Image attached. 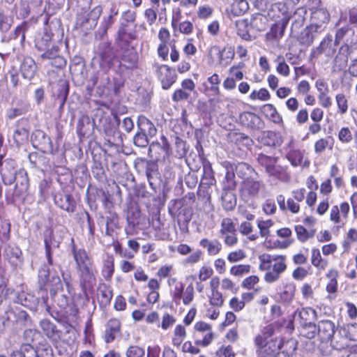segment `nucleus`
Segmentation results:
<instances>
[{
	"mask_svg": "<svg viewBox=\"0 0 357 357\" xmlns=\"http://www.w3.org/2000/svg\"><path fill=\"white\" fill-rule=\"evenodd\" d=\"M317 327V335L322 342L331 341L335 334V324L330 320H321L319 321Z\"/></svg>",
	"mask_w": 357,
	"mask_h": 357,
	"instance_id": "obj_20",
	"label": "nucleus"
},
{
	"mask_svg": "<svg viewBox=\"0 0 357 357\" xmlns=\"http://www.w3.org/2000/svg\"><path fill=\"white\" fill-rule=\"evenodd\" d=\"M257 140L261 145L271 147L280 146L283 142L280 133L271 130L263 131Z\"/></svg>",
	"mask_w": 357,
	"mask_h": 357,
	"instance_id": "obj_22",
	"label": "nucleus"
},
{
	"mask_svg": "<svg viewBox=\"0 0 357 357\" xmlns=\"http://www.w3.org/2000/svg\"><path fill=\"white\" fill-rule=\"evenodd\" d=\"M49 273L47 272L43 276L40 275L38 278V284L40 289L47 291L48 289L50 291L57 289V286H61V280L59 276H54L52 278V280H49Z\"/></svg>",
	"mask_w": 357,
	"mask_h": 357,
	"instance_id": "obj_33",
	"label": "nucleus"
},
{
	"mask_svg": "<svg viewBox=\"0 0 357 357\" xmlns=\"http://www.w3.org/2000/svg\"><path fill=\"white\" fill-rule=\"evenodd\" d=\"M357 243V229L351 227L346 232L344 239L342 241V248L344 252L348 253L351 248L352 244Z\"/></svg>",
	"mask_w": 357,
	"mask_h": 357,
	"instance_id": "obj_42",
	"label": "nucleus"
},
{
	"mask_svg": "<svg viewBox=\"0 0 357 357\" xmlns=\"http://www.w3.org/2000/svg\"><path fill=\"white\" fill-rule=\"evenodd\" d=\"M275 332L274 324L264 326L260 334L256 335L254 343L256 347L257 357H278L283 347L281 338L273 337Z\"/></svg>",
	"mask_w": 357,
	"mask_h": 357,
	"instance_id": "obj_1",
	"label": "nucleus"
},
{
	"mask_svg": "<svg viewBox=\"0 0 357 357\" xmlns=\"http://www.w3.org/2000/svg\"><path fill=\"white\" fill-rule=\"evenodd\" d=\"M296 285L292 281L282 282L279 287L276 296L278 301L283 305H290L295 299Z\"/></svg>",
	"mask_w": 357,
	"mask_h": 357,
	"instance_id": "obj_16",
	"label": "nucleus"
},
{
	"mask_svg": "<svg viewBox=\"0 0 357 357\" xmlns=\"http://www.w3.org/2000/svg\"><path fill=\"white\" fill-rule=\"evenodd\" d=\"M222 206L225 211H232L236 205V197L234 192H222Z\"/></svg>",
	"mask_w": 357,
	"mask_h": 357,
	"instance_id": "obj_48",
	"label": "nucleus"
},
{
	"mask_svg": "<svg viewBox=\"0 0 357 357\" xmlns=\"http://www.w3.org/2000/svg\"><path fill=\"white\" fill-rule=\"evenodd\" d=\"M128 24L121 23L118 30V40L125 44L128 45L131 40L136 38L135 33L128 32Z\"/></svg>",
	"mask_w": 357,
	"mask_h": 357,
	"instance_id": "obj_57",
	"label": "nucleus"
},
{
	"mask_svg": "<svg viewBox=\"0 0 357 357\" xmlns=\"http://www.w3.org/2000/svg\"><path fill=\"white\" fill-rule=\"evenodd\" d=\"M249 23L252 29L257 31H263L267 26L268 19L265 15L257 13L252 15Z\"/></svg>",
	"mask_w": 357,
	"mask_h": 357,
	"instance_id": "obj_43",
	"label": "nucleus"
},
{
	"mask_svg": "<svg viewBox=\"0 0 357 357\" xmlns=\"http://www.w3.org/2000/svg\"><path fill=\"white\" fill-rule=\"evenodd\" d=\"M239 123L244 127L252 130L259 128L261 124L260 117L251 112H243L239 115Z\"/></svg>",
	"mask_w": 357,
	"mask_h": 357,
	"instance_id": "obj_25",
	"label": "nucleus"
},
{
	"mask_svg": "<svg viewBox=\"0 0 357 357\" xmlns=\"http://www.w3.org/2000/svg\"><path fill=\"white\" fill-rule=\"evenodd\" d=\"M54 202L62 210L68 212H73L76 208V204L70 194H59L54 196Z\"/></svg>",
	"mask_w": 357,
	"mask_h": 357,
	"instance_id": "obj_31",
	"label": "nucleus"
},
{
	"mask_svg": "<svg viewBox=\"0 0 357 357\" xmlns=\"http://www.w3.org/2000/svg\"><path fill=\"white\" fill-rule=\"evenodd\" d=\"M139 56L134 48L126 49L119 58V69L120 70H133L138 66Z\"/></svg>",
	"mask_w": 357,
	"mask_h": 357,
	"instance_id": "obj_18",
	"label": "nucleus"
},
{
	"mask_svg": "<svg viewBox=\"0 0 357 357\" xmlns=\"http://www.w3.org/2000/svg\"><path fill=\"white\" fill-rule=\"evenodd\" d=\"M199 245L206 250L208 256L218 255L222 250V243L218 239L203 238L199 241Z\"/></svg>",
	"mask_w": 357,
	"mask_h": 357,
	"instance_id": "obj_32",
	"label": "nucleus"
},
{
	"mask_svg": "<svg viewBox=\"0 0 357 357\" xmlns=\"http://www.w3.org/2000/svg\"><path fill=\"white\" fill-rule=\"evenodd\" d=\"M295 140L291 139L286 145L285 149H289L286 154V158L294 167H298L302 164L304 158V151L294 149Z\"/></svg>",
	"mask_w": 357,
	"mask_h": 357,
	"instance_id": "obj_24",
	"label": "nucleus"
},
{
	"mask_svg": "<svg viewBox=\"0 0 357 357\" xmlns=\"http://www.w3.org/2000/svg\"><path fill=\"white\" fill-rule=\"evenodd\" d=\"M276 235L282 238H284L283 241L277 240L273 242V245L270 246L272 249H287L289 248L294 242L293 239H291V236H292V231L289 227H282L278 229L276 231Z\"/></svg>",
	"mask_w": 357,
	"mask_h": 357,
	"instance_id": "obj_23",
	"label": "nucleus"
},
{
	"mask_svg": "<svg viewBox=\"0 0 357 357\" xmlns=\"http://www.w3.org/2000/svg\"><path fill=\"white\" fill-rule=\"evenodd\" d=\"M222 192H234L236 187L235 174L227 171L222 182Z\"/></svg>",
	"mask_w": 357,
	"mask_h": 357,
	"instance_id": "obj_55",
	"label": "nucleus"
},
{
	"mask_svg": "<svg viewBox=\"0 0 357 357\" xmlns=\"http://www.w3.org/2000/svg\"><path fill=\"white\" fill-rule=\"evenodd\" d=\"M321 31L315 29V26L310 24L307 26L301 35V43L303 45H311L315 38L314 33H321Z\"/></svg>",
	"mask_w": 357,
	"mask_h": 357,
	"instance_id": "obj_47",
	"label": "nucleus"
},
{
	"mask_svg": "<svg viewBox=\"0 0 357 357\" xmlns=\"http://www.w3.org/2000/svg\"><path fill=\"white\" fill-rule=\"evenodd\" d=\"M119 227V217L115 212H109L106 216V234L111 235L114 229Z\"/></svg>",
	"mask_w": 357,
	"mask_h": 357,
	"instance_id": "obj_58",
	"label": "nucleus"
},
{
	"mask_svg": "<svg viewBox=\"0 0 357 357\" xmlns=\"http://www.w3.org/2000/svg\"><path fill=\"white\" fill-rule=\"evenodd\" d=\"M273 225L274 222L271 219L257 220V225L259 229L260 236L266 238L269 236L271 235V228Z\"/></svg>",
	"mask_w": 357,
	"mask_h": 357,
	"instance_id": "obj_56",
	"label": "nucleus"
},
{
	"mask_svg": "<svg viewBox=\"0 0 357 357\" xmlns=\"http://www.w3.org/2000/svg\"><path fill=\"white\" fill-rule=\"evenodd\" d=\"M18 107L10 108L7 111L6 116L8 119H14L15 118L26 114L29 109V105L22 101L18 104Z\"/></svg>",
	"mask_w": 357,
	"mask_h": 357,
	"instance_id": "obj_59",
	"label": "nucleus"
},
{
	"mask_svg": "<svg viewBox=\"0 0 357 357\" xmlns=\"http://www.w3.org/2000/svg\"><path fill=\"white\" fill-rule=\"evenodd\" d=\"M201 183L213 186L216 185L215 173L209 162L204 163L203 165V174L201 178Z\"/></svg>",
	"mask_w": 357,
	"mask_h": 357,
	"instance_id": "obj_45",
	"label": "nucleus"
},
{
	"mask_svg": "<svg viewBox=\"0 0 357 357\" xmlns=\"http://www.w3.org/2000/svg\"><path fill=\"white\" fill-rule=\"evenodd\" d=\"M1 164L0 166V174L2 182L6 185H10L15 182L18 174L17 162L13 159L7 158L4 160L1 159Z\"/></svg>",
	"mask_w": 357,
	"mask_h": 357,
	"instance_id": "obj_14",
	"label": "nucleus"
},
{
	"mask_svg": "<svg viewBox=\"0 0 357 357\" xmlns=\"http://www.w3.org/2000/svg\"><path fill=\"white\" fill-rule=\"evenodd\" d=\"M257 160L269 176L282 181H287L289 179L290 176L287 171V167L278 164L279 157L270 156L260 153L257 155Z\"/></svg>",
	"mask_w": 357,
	"mask_h": 357,
	"instance_id": "obj_6",
	"label": "nucleus"
},
{
	"mask_svg": "<svg viewBox=\"0 0 357 357\" xmlns=\"http://www.w3.org/2000/svg\"><path fill=\"white\" fill-rule=\"evenodd\" d=\"M335 139L332 136L319 137L314 143V152L318 155H322L327 151H332Z\"/></svg>",
	"mask_w": 357,
	"mask_h": 357,
	"instance_id": "obj_26",
	"label": "nucleus"
},
{
	"mask_svg": "<svg viewBox=\"0 0 357 357\" xmlns=\"http://www.w3.org/2000/svg\"><path fill=\"white\" fill-rule=\"evenodd\" d=\"M311 18L312 22L310 24L322 32L330 21V14L326 9L320 8L312 12Z\"/></svg>",
	"mask_w": 357,
	"mask_h": 357,
	"instance_id": "obj_21",
	"label": "nucleus"
},
{
	"mask_svg": "<svg viewBox=\"0 0 357 357\" xmlns=\"http://www.w3.org/2000/svg\"><path fill=\"white\" fill-rule=\"evenodd\" d=\"M16 183L13 190V197L24 202L29 195V179L27 172L24 169H20L16 176Z\"/></svg>",
	"mask_w": 357,
	"mask_h": 357,
	"instance_id": "obj_13",
	"label": "nucleus"
},
{
	"mask_svg": "<svg viewBox=\"0 0 357 357\" xmlns=\"http://www.w3.org/2000/svg\"><path fill=\"white\" fill-rule=\"evenodd\" d=\"M20 71L24 79L31 80L37 71V66L34 59L31 56H25L20 64Z\"/></svg>",
	"mask_w": 357,
	"mask_h": 357,
	"instance_id": "obj_29",
	"label": "nucleus"
},
{
	"mask_svg": "<svg viewBox=\"0 0 357 357\" xmlns=\"http://www.w3.org/2000/svg\"><path fill=\"white\" fill-rule=\"evenodd\" d=\"M187 337L186 327L181 324L175 326L172 337L171 341L173 346L179 347Z\"/></svg>",
	"mask_w": 357,
	"mask_h": 357,
	"instance_id": "obj_38",
	"label": "nucleus"
},
{
	"mask_svg": "<svg viewBox=\"0 0 357 357\" xmlns=\"http://www.w3.org/2000/svg\"><path fill=\"white\" fill-rule=\"evenodd\" d=\"M236 28L237 35L242 39L246 41H251L252 36L249 32V20L248 18L239 19L235 23Z\"/></svg>",
	"mask_w": 357,
	"mask_h": 357,
	"instance_id": "obj_39",
	"label": "nucleus"
},
{
	"mask_svg": "<svg viewBox=\"0 0 357 357\" xmlns=\"http://www.w3.org/2000/svg\"><path fill=\"white\" fill-rule=\"evenodd\" d=\"M294 314L298 315L301 324H305L312 323L311 319L317 317V311L311 307H305L297 309Z\"/></svg>",
	"mask_w": 357,
	"mask_h": 357,
	"instance_id": "obj_41",
	"label": "nucleus"
},
{
	"mask_svg": "<svg viewBox=\"0 0 357 357\" xmlns=\"http://www.w3.org/2000/svg\"><path fill=\"white\" fill-rule=\"evenodd\" d=\"M98 303L100 306L108 305L113 297V292L111 287L105 283H101L98 287Z\"/></svg>",
	"mask_w": 357,
	"mask_h": 357,
	"instance_id": "obj_36",
	"label": "nucleus"
},
{
	"mask_svg": "<svg viewBox=\"0 0 357 357\" xmlns=\"http://www.w3.org/2000/svg\"><path fill=\"white\" fill-rule=\"evenodd\" d=\"M344 337L354 342L351 349H357V323L347 324L341 328Z\"/></svg>",
	"mask_w": 357,
	"mask_h": 357,
	"instance_id": "obj_40",
	"label": "nucleus"
},
{
	"mask_svg": "<svg viewBox=\"0 0 357 357\" xmlns=\"http://www.w3.org/2000/svg\"><path fill=\"white\" fill-rule=\"evenodd\" d=\"M260 282V278L257 275H250L245 277L241 282V287L245 290L256 289Z\"/></svg>",
	"mask_w": 357,
	"mask_h": 357,
	"instance_id": "obj_62",
	"label": "nucleus"
},
{
	"mask_svg": "<svg viewBox=\"0 0 357 357\" xmlns=\"http://www.w3.org/2000/svg\"><path fill=\"white\" fill-rule=\"evenodd\" d=\"M167 284L169 288L172 301L176 305L181 302L184 305H190L195 298V289L192 284L185 288V284L176 277L169 278Z\"/></svg>",
	"mask_w": 357,
	"mask_h": 357,
	"instance_id": "obj_4",
	"label": "nucleus"
},
{
	"mask_svg": "<svg viewBox=\"0 0 357 357\" xmlns=\"http://www.w3.org/2000/svg\"><path fill=\"white\" fill-rule=\"evenodd\" d=\"M263 113L271 121L280 124L282 123V117L273 104H266L263 106Z\"/></svg>",
	"mask_w": 357,
	"mask_h": 357,
	"instance_id": "obj_44",
	"label": "nucleus"
},
{
	"mask_svg": "<svg viewBox=\"0 0 357 357\" xmlns=\"http://www.w3.org/2000/svg\"><path fill=\"white\" fill-rule=\"evenodd\" d=\"M45 256L50 266L53 265L52 247H59V244L54 245V234L52 228H47L43 233Z\"/></svg>",
	"mask_w": 357,
	"mask_h": 357,
	"instance_id": "obj_27",
	"label": "nucleus"
},
{
	"mask_svg": "<svg viewBox=\"0 0 357 357\" xmlns=\"http://www.w3.org/2000/svg\"><path fill=\"white\" fill-rule=\"evenodd\" d=\"M212 187L213 185L200 182L197 191L198 198L205 203H210L213 192Z\"/></svg>",
	"mask_w": 357,
	"mask_h": 357,
	"instance_id": "obj_50",
	"label": "nucleus"
},
{
	"mask_svg": "<svg viewBox=\"0 0 357 357\" xmlns=\"http://www.w3.org/2000/svg\"><path fill=\"white\" fill-rule=\"evenodd\" d=\"M260 271L264 272V281L267 284H272L281 278L287 268V257L284 255H271L264 253L259 256Z\"/></svg>",
	"mask_w": 357,
	"mask_h": 357,
	"instance_id": "obj_2",
	"label": "nucleus"
},
{
	"mask_svg": "<svg viewBox=\"0 0 357 357\" xmlns=\"http://www.w3.org/2000/svg\"><path fill=\"white\" fill-rule=\"evenodd\" d=\"M71 252L75 262L77 272L96 268L93 258L88 252L84 248H77L74 238L71 239Z\"/></svg>",
	"mask_w": 357,
	"mask_h": 357,
	"instance_id": "obj_9",
	"label": "nucleus"
},
{
	"mask_svg": "<svg viewBox=\"0 0 357 357\" xmlns=\"http://www.w3.org/2000/svg\"><path fill=\"white\" fill-rule=\"evenodd\" d=\"M79 284L83 294L89 296L94 291L97 283L98 271L96 268L77 271Z\"/></svg>",
	"mask_w": 357,
	"mask_h": 357,
	"instance_id": "obj_10",
	"label": "nucleus"
},
{
	"mask_svg": "<svg viewBox=\"0 0 357 357\" xmlns=\"http://www.w3.org/2000/svg\"><path fill=\"white\" fill-rule=\"evenodd\" d=\"M337 137L338 141L342 144H350L354 139L351 129L348 126L340 128L337 133Z\"/></svg>",
	"mask_w": 357,
	"mask_h": 357,
	"instance_id": "obj_61",
	"label": "nucleus"
},
{
	"mask_svg": "<svg viewBox=\"0 0 357 357\" xmlns=\"http://www.w3.org/2000/svg\"><path fill=\"white\" fill-rule=\"evenodd\" d=\"M29 130L28 128H17L13 132V140L17 146L24 144L29 140Z\"/></svg>",
	"mask_w": 357,
	"mask_h": 357,
	"instance_id": "obj_54",
	"label": "nucleus"
},
{
	"mask_svg": "<svg viewBox=\"0 0 357 357\" xmlns=\"http://www.w3.org/2000/svg\"><path fill=\"white\" fill-rule=\"evenodd\" d=\"M155 75L160 82L162 88L169 89L177 80L176 70L167 64L155 63Z\"/></svg>",
	"mask_w": 357,
	"mask_h": 357,
	"instance_id": "obj_11",
	"label": "nucleus"
},
{
	"mask_svg": "<svg viewBox=\"0 0 357 357\" xmlns=\"http://www.w3.org/2000/svg\"><path fill=\"white\" fill-rule=\"evenodd\" d=\"M310 261L312 266L319 271L326 270L328 266V261L323 258L319 249L317 248H312Z\"/></svg>",
	"mask_w": 357,
	"mask_h": 357,
	"instance_id": "obj_34",
	"label": "nucleus"
},
{
	"mask_svg": "<svg viewBox=\"0 0 357 357\" xmlns=\"http://www.w3.org/2000/svg\"><path fill=\"white\" fill-rule=\"evenodd\" d=\"M191 337L197 347H208L215 338L212 325L204 321H197L191 331Z\"/></svg>",
	"mask_w": 357,
	"mask_h": 357,
	"instance_id": "obj_7",
	"label": "nucleus"
},
{
	"mask_svg": "<svg viewBox=\"0 0 357 357\" xmlns=\"http://www.w3.org/2000/svg\"><path fill=\"white\" fill-rule=\"evenodd\" d=\"M105 327L103 339L105 343H112L117 337L121 336L122 324L119 319L116 317L109 319Z\"/></svg>",
	"mask_w": 357,
	"mask_h": 357,
	"instance_id": "obj_17",
	"label": "nucleus"
},
{
	"mask_svg": "<svg viewBox=\"0 0 357 357\" xmlns=\"http://www.w3.org/2000/svg\"><path fill=\"white\" fill-rule=\"evenodd\" d=\"M137 126L142 132L153 137L157 133V128L154 124L144 115H139L137 119Z\"/></svg>",
	"mask_w": 357,
	"mask_h": 357,
	"instance_id": "obj_37",
	"label": "nucleus"
},
{
	"mask_svg": "<svg viewBox=\"0 0 357 357\" xmlns=\"http://www.w3.org/2000/svg\"><path fill=\"white\" fill-rule=\"evenodd\" d=\"M59 48L58 46H52L50 49L45 51L40 55L43 59H56L59 61L60 67H64L66 64V61L59 54Z\"/></svg>",
	"mask_w": 357,
	"mask_h": 357,
	"instance_id": "obj_52",
	"label": "nucleus"
},
{
	"mask_svg": "<svg viewBox=\"0 0 357 357\" xmlns=\"http://www.w3.org/2000/svg\"><path fill=\"white\" fill-rule=\"evenodd\" d=\"M251 265L249 264H239L232 266L229 269V273L232 276L241 278L250 273Z\"/></svg>",
	"mask_w": 357,
	"mask_h": 357,
	"instance_id": "obj_60",
	"label": "nucleus"
},
{
	"mask_svg": "<svg viewBox=\"0 0 357 357\" xmlns=\"http://www.w3.org/2000/svg\"><path fill=\"white\" fill-rule=\"evenodd\" d=\"M31 141L34 147L40 150L44 153L54 154L51 138L41 130H36L33 132Z\"/></svg>",
	"mask_w": 357,
	"mask_h": 357,
	"instance_id": "obj_15",
	"label": "nucleus"
},
{
	"mask_svg": "<svg viewBox=\"0 0 357 357\" xmlns=\"http://www.w3.org/2000/svg\"><path fill=\"white\" fill-rule=\"evenodd\" d=\"M296 238L301 243H305L314 235V230L308 231L303 225H296L294 226Z\"/></svg>",
	"mask_w": 357,
	"mask_h": 357,
	"instance_id": "obj_53",
	"label": "nucleus"
},
{
	"mask_svg": "<svg viewBox=\"0 0 357 357\" xmlns=\"http://www.w3.org/2000/svg\"><path fill=\"white\" fill-rule=\"evenodd\" d=\"M115 271L114 257L112 255H107V257L103 260L101 273L107 282L112 281Z\"/></svg>",
	"mask_w": 357,
	"mask_h": 357,
	"instance_id": "obj_35",
	"label": "nucleus"
},
{
	"mask_svg": "<svg viewBox=\"0 0 357 357\" xmlns=\"http://www.w3.org/2000/svg\"><path fill=\"white\" fill-rule=\"evenodd\" d=\"M182 52L185 59L190 60L195 56L198 50L193 38H188L182 47Z\"/></svg>",
	"mask_w": 357,
	"mask_h": 357,
	"instance_id": "obj_51",
	"label": "nucleus"
},
{
	"mask_svg": "<svg viewBox=\"0 0 357 357\" xmlns=\"http://www.w3.org/2000/svg\"><path fill=\"white\" fill-rule=\"evenodd\" d=\"M15 302L26 307H31L34 303V297L33 296L22 291L17 293Z\"/></svg>",
	"mask_w": 357,
	"mask_h": 357,
	"instance_id": "obj_63",
	"label": "nucleus"
},
{
	"mask_svg": "<svg viewBox=\"0 0 357 357\" xmlns=\"http://www.w3.org/2000/svg\"><path fill=\"white\" fill-rule=\"evenodd\" d=\"M176 322V318L174 315L169 313H163L160 324L158 326L163 331H167L172 328Z\"/></svg>",
	"mask_w": 357,
	"mask_h": 357,
	"instance_id": "obj_64",
	"label": "nucleus"
},
{
	"mask_svg": "<svg viewBox=\"0 0 357 357\" xmlns=\"http://www.w3.org/2000/svg\"><path fill=\"white\" fill-rule=\"evenodd\" d=\"M161 144L158 142H153L149 149V155L153 158L155 157L156 159H158V157L156 155V149H160L164 153L165 156L167 158L170 156L172 154V148L171 145L167 139V138L164 135H161L160 137Z\"/></svg>",
	"mask_w": 357,
	"mask_h": 357,
	"instance_id": "obj_28",
	"label": "nucleus"
},
{
	"mask_svg": "<svg viewBox=\"0 0 357 357\" xmlns=\"http://www.w3.org/2000/svg\"><path fill=\"white\" fill-rule=\"evenodd\" d=\"M171 33L167 27L160 28L158 33L160 43L157 47V54L158 58L163 61L168 60L169 54L170 61L172 63H176L180 59V52L176 46V40H171Z\"/></svg>",
	"mask_w": 357,
	"mask_h": 357,
	"instance_id": "obj_3",
	"label": "nucleus"
},
{
	"mask_svg": "<svg viewBox=\"0 0 357 357\" xmlns=\"http://www.w3.org/2000/svg\"><path fill=\"white\" fill-rule=\"evenodd\" d=\"M11 224L9 220L0 219V248L10 239Z\"/></svg>",
	"mask_w": 357,
	"mask_h": 357,
	"instance_id": "obj_46",
	"label": "nucleus"
},
{
	"mask_svg": "<svg viewBox=\"0 0 357 357\" xmlns=\"http://www.w3.org/2000/svg\"><path fill=\"white\" fill-rule=\"evenodd\" d=\"M263 187L264 184L261 181L247 178L241 184L240 197L244 202H249L258 196Z\"/></svg>",
	"mask_w": 357,
	"mask_h": 357,
	"instance_id": "obj_12",
	"label": "nucleus"
},
{
	"mask_svg": "<svg viewBox=\"0 0 357 357\" xmlns=\"http://www.w3.org/2000/svg\"><path fill=\"white\" fill-rule=\"evenodd\" d=\"M172 29L174 31H177L183 36H190L193 33L195 26L192 22L186 20L174 25Z\"/></svg>",
	"mask_w": 357,
	"mask_h": 357,
	"instance_id": "obj_49",
	"label": "nucleus"
},
{
	"mask_svg": "<svg viewBox=\"0 0 357 357\" xmlns=\"http://www.w3.org/2000/svg\"><path fill=\"white\" fill-rule=\"evenodd\" d=\"M351 211V206L347 201L338 204H333L329 210V221L333 225L336 231L344 227Z\"/></svg>",
	"mask_w": 357,
	"mask_h": 357,
	"instance_id": "obj_8",
	"label": "nucleus"
},
{
	"mask_svg": "<svg viewBox=\"0 0 357 357\" xmlns=\"http://www.w3.org/2000/svg\"><path fill=\"white\" fill-rule=\"evenodd\" d=\"M317 193L314 191L306 192L305 188L294 189L291 192V196L288 197L289 213L291 214H298L301 212V204L305 201V204L313 209L317 201Z\"/></svg>",
	"mask_w": 357,
	"mask_h": 357,
	"instance_id": "obj_5",
	"label": "nucleus"
},
{
	"mask_svg": "<svg viewBox=\"0 0 357 357\" xmlns=\"http://www.w3.org/2000/svg\"><path fill=\"white\" fill-rule=\"evenodd\" d=\"M289 18L282 17L273 24L270 30L266 33V38L269 41H279L284 35Z\"/></svg>",
	"mask_w": 357,
	"mask_h": 357,
	"instance_id": "obj_19",
	"label": "nucleus"
},
{
	"mask_svg": "<svg viewBox=\"0 0 357 357\" xmlns=\"http://www.w3.org/2000/svg\"><path fill=\"white\" fill-rule=\"evenodd\" d=\"M126 215L129 225L132 227L139 225L141 218V210L139 204L136 202H130L128 205Z\"/></svg>",
	"mask_w": 357,
	"mask_h": 357,
	"instance_id": "obj_30",
	"label": "nucleus"
}]
</instances>
